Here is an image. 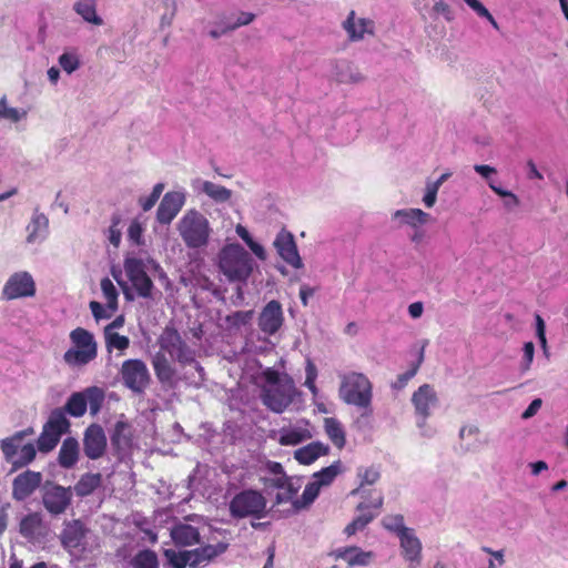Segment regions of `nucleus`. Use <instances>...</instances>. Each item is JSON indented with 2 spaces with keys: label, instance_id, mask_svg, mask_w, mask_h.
Masks as SVG:
<instances>
[{
  "label": "nucleus",
  "instance_id": "f257e3e1",
  "mask_svg": "<svg viewBox=\"0 0 568 568\" xmlns=\"http://www.w3.org/2000/svg\"><path fill=\"white\" fill-rule=\"evenodd\" d=\"M261 379L263 404L274 413H283L297 395L293 378L286 373L268 367L263 371Z\"/></svg>",
  "mask_w": 568,
  "mask_h": 568
},
{
  "label": "nucleus",
  "instance_id": "f03ea898",
  "mask_svg": "<svg viewBox=\"0 0 568 568\" xmlns=\"http://www.w3.org/2000/svg\"><path fill=\"white\" fill-rule=\"evenodd\" d=\"M159 346L160 351L180 365L194 364L196 374L189 377L190 383L196 387L202 385L205 379L204 368L195 361V351L186 344L174 327L166 326L163 329L159 337Z\"/></svg>",
  "mask_w": 568,
  "mask_h": 568
},
{
  "label": "nucleus",
  "instance_id": "7ed1b4c3",
  "mask_svg": "<svg viewBox=\"0 0 568 568\" xmlns=\"http://www.w3.org/2000/svg\"><path fill=\"white\" fill-rule=\"evenodd\" d=\"M124 271L141 297H150L152 294L153 283L148 275V272L156 274L158 278L165 286H169L170 284L169 277L160 264L149 256H128L124 261Z\"/></svg>",
  "mask_w": 568,
  "mask_h": 568
},
{
  "label": "nucleus",
  "instance_id": "20e7f679",
  "mask_svg": "<svg viewBox=\"0 0 568 568\" xmlns=\"http://www.w3.org/2000/svg\"><path fill=\"white\" fill-rule=\"evenodd\" d=\"M176 231L185 246L195 250L209 244L212 227L203 213L196 209H189L178 221Z\"/></svg>",
  "mask_w": 568,
  "mask_h": 568
},
{
  "label": "nucleus",
  "instance_id": "39448f33",
  "mask_svg": "<svg viewBox=\"0 0 568 568\" xmlns=\"http://www.w3.org/2000/svg\"><path fill=\"white\" fill-rule=\"evenodd\" d=\"M339 398L347 405L359 409L371 410L373 400V384L369 378L358 372H347L339 375Z\"/></svg>",
  "mask_w": 568,
  "mask_h": 568
},
{
  "label": "nucleus",
  "instance_id": "423d86ee",
  "mask_svg": "<svg viewBox=\"0 0 568 568\" xmlns=\"http://www.w3.org/2000/svg\"><path fill=\"white\" fill-rule=\"evenodd\" d=\"M220 271L232 282H245L254 267L250 253L240 244H227L219 253Z\"/></svg>",
  "mask_w": 568,
  "mask_h": 568
},
{
  "label": "nucleus",
  "instance_id": "0eeeda50",
  "mask_svg": "<svg viewBox=\"0 0 568 568\" xmlns=\"http://www.w3.org/2000/svg\"><path fill=\"white\" fill-rule=\"evenodd\" d=\"M71 346L63 354V362L70 368H81L98 357V343L85 328L77 327L69 334Z\"/></svg>",
  "mask_w": 568,
  "mask_h": 568
},
{
  "label": "nucleus",
  "instance_id": "6e6552de",
  "mask_svg": "<svg viewBox=\"0 0 568 568\" xmlns=\"http://www.w3.org/2000/svg\"><path fill=\"white\" fill-rule=\"evenodd\" d=\"M432 216L429 213L417 207L399 209L392 213V221L398 227H407L409 242L414 246H420L427 241V232L425 225L429 223Z\"/></svg>",
  "mask_w": 568,
  "mask_h": 568
},
{
  "label": "nucleus",
  "instance_id": "1a4fd4ad",
  "mask_svg": "<svg viewBox=\"0 0 568 568\" xmlns=\"http://www.w3.org/2000/svg\"><path fill=\"white\" fill-rule=\"evenodd\" d=\"M266 498L254 489H245L236 494L230 501V514L233 518H256L265 515Z\"/></svg>",
  "mask_w": 568,
  "mask_h": 568
},
{
  "label": "nucleus",
  "instance_id": "9d476101",
  "mask_svg": "<svg viewBox=\"0 0 568 568\" xmlns=\"http://www.w3.org/2000/svg\"><path fill=\"white\" fill-rule=\"evenodd\" d=\"M342 473V463L339 460L334 462L331 466L323 468L322 470L313 475L312 481H310L300 498H295L292 504L295 510L307 508L318 496L321 489L333 483L338 474Z\"/></svg>",
  "mask_w": 568,
  "mask_h": 568
},
{
  "label": "nucleus",
  "instance_id": "9b49d317",
  "mask_svg": "<svg viewBox=\"0 0 568 568\" xmlns=\"http://www.w3.org/2000/svg\"><path fill=\"white\" fill-rule=\"evenodd\" d=\"M0 448L7 463L17 470L30 464L36 458V447L33 444L23 443V433L19 432L11 437L0 442Z\"/></svg>",
  "mask_w": 568,
  "mask_h": 568
},
{
  "label": "nucleus",
  "instance_id": "f8f14e48",
  "mask_svg": "<svg viewBox=\"0 0 568 568\" xmlns=\"http://www.w3.org/2000/svg\"><path fill=\"white\" fill-rule=\"evenodd\" d=\"M120 376L123 385L136 394L143 393L151 381L146 364L138 358L124 361L120 368Z\"/></svg>",
  "mask_w": 568,
  "mask_h": 568
},
{
  "label": "nucleus",
  "instance_id": "ddd939ff",
  "mask_svg": "<svg viewBox=\"0 0 568 568\" xmlns=\"http://www.w3.org/2000/svg\"><path fill=\"white\" fill-rule=\"evenodd\" d=\"M60 539L70 554L78 555L89 549L91 531L80 520H71L64 524Z\"/></svg>",
  "mask_w": 568,
  "mask_h": 568
},
{
  "label": "nucleus",
  "instance_id": "4468645a",
  "mask_svg": "<svg viewBox=\"0 0 568 568\" xmlns=\"http://www.w3.org/2000/svg\"><path fill=\"white\" fill-rule=\"evenodd\" d=\"M68 428L69 422L65 415L60 410L52 412L38 439L39 450L42 453L52 450Z\"/></svg>",
  "mask_w": 568,
  "mask_h": 568
},
{
  "label": "nucleus",
  "instance_id": "2eb2a0df",
  "mask_svg": "<svg viewBox=\"0 0 568 568\" xmlns=\"http://www.w3.org/2000/svg\"><path fill=\"white\" fill-rule=\"evenodd\" d=\"M37 287L33 276L26 271L16 272L7 280L2 295L7 300L33 297Z\"/></svg>",
  "mask_w": 568,
  "mask_h": 568
},
{
  "label": "nucleus",
  "instance_id": "dca6fc26",
  "mask_svg": "<svg viewBox=\"0 0 568 568\" xmlns=\"http://www.w3.org/2000/svg\"><path fill=\"white\" fill-rule=\"evenodd\" d=\"M383 505V496L377 491H372L371 499L368 501H362L358 507V515L353 519L351 524L345 527V534L352 536L357 531L364 529L377 515L378 510Z\"/></svg>",
  "mask_w": 568,
  "mask_h": 568
},
{
  "label": "nucleus",
  "instance_id": "f3484780",
  "mask_svg": "<svg viewBox=\"0 0 568 568\" xmlns=\"http://www.w3.org/2000/svg\"><path fill=\"white\" fill-rule=\"evenodd\" d=\"M186 203V192L183 189L166 192L156 210V220L160 224H170Z\"/></svg>",
  "mask_w": 568,
  "mask_h": 568
},
{
  "label": "nucleus",
  "instance_id": "a211bd4d",
  "mask_svg": "<svg viewBox=\"0 0 568 568\" xmlns=\"http://www.w3.org/2000/svg\"><path fill=\"white\" fill-rule=\"evenodd\" d=\"M312 437L311 424L306 419H298L292 425L284 426L275 434L276 440L283 446H295Z\"/></svg>",
  "mask_w": 568,
  "mask_h": 568
},
{
  "label": "nucleus",
  "instance_id": "6ab92c4d",
  "mask_svg": "<svg viewBox=\"0 0 568 568\" xmlns=\"http://www.w3.org/2000/svg\"><path fill=\"white\" fill-rule=\"evenodd\" d=\"M254 13L245 11L223 16L212 24L209 34L213 39H217L229 32L236 30L237 28L250 24L254 21Z\"/></svg>",
  "mask_w": 568,
  "mask_h": 568
},
{
  "label": "nucleus",
  "instance_id": "aec40b11",
  "mask_svg": "<svg viewBox=\"0 0 568 568\" xmlns=\"http://www.w3.org/2000/svg\"><path fill=\"white\" fill-rule=\"evenodd\" d=\"M274 246L281 258L286 262L293 268H302L303 261L300 256L294 236L292 233L283 230L281 231L274 241Z\"/></svg>",
  "mask_w": 568,
  "mask_h": 568
},
{
  "label": "nucleus",
  "instance_id": "412c9836",
  "mask_svg": "<svg viewBox=\"0 0 568 568\" xmlns=\"http://www.w3.org/2000/svg\"><path fill=\"white\" fill-rule=\"evenodd\" d=\"M399 539L400 555L407 562L408 568H416L422 562V542L414 529L404 531Z\"/></svg>",
  "mask_w": 568,
  "mask_h": 568
},
{
  "label": "nucleus",
  "instance_id": "4be33fe9",
  "mask_svg": "<svg viewBox=\"0 0 568 568\" xmlns=\"http://www.w3.org/2000/svg\"><path fill=\"white\" fill-rule=\"evenodd\" d=\"M412 404L417 417L430 416L438 405L437 393L432 385L423 384L413 393Z\"/></svg>",
  "mask_w": 568,
  "mask_h": 568
},
{
  "label": "nucleus",
  "instance_id": "5701e85b",
  "mask_svg": "<svg viewBox=\"0 0 568 568\" xmlns=\"http://www.w3.org/2000/svg\"><path fill=\"white\" fill-rule=\"evenodd\" d=\"M283 322L282 306L277 301L268 302L258 316V327L267 335H274L281 328Z\"/></svg>",
  "mask_w": 568,
  "mask_h": 568
},
{
  "label": "nucleus",
  "instance_id": "b1692460",
  "mask_svg": "<svg viewBox=\"0 0 568 568\" xmlns=\"http://www.w3.org/2000/svg\"><path fill=\"white\" fill-rule=\"evenodd\" d=\"M331 77L339 84H359L366 79L359 68L348 60L335 61Z\"/></svg>",
  "mask_w": 568,
  "mask_h": 568
},
{
  "label": "nucleus",
  "instance_id": "393cba45",
  "mask_svg": "<svg viewBox=\"0 0 568 568\" xmlns=\"http://www.w3.org/2000/svg\"><path fill=\"white\" fill-rule=\"evenodd\" d=\"M342 27L348 39L353 42L362 41L366 34H372L374 22L369 19L357 17L355 11H351L343 21Z\"/></svg>",
  "mask_w": 568,
  "mask_h": 568
},
{
  "label": "nucleus",
  "instance_id": "a878e982",
  "mask_svg": "<svg viewBox=\"0 0 568 568\" xmlns=\"http://www.w3.org/2000/svg\"><path fill=\"white\" fill-rule=\"evenodd\" d=\"M84 453L90 459L100 458L106 448V437L101 426L91 425L84 434Z\"/></svg>",
  "mask_w": 568,
  "mask_h": 568
},
{
  "label": "nucleus",
  "instance_id": "bb28decb",
  "mask_svg": "<svg viewBox=\"0 0 568 568\" xmlns=\"http://www.w3.org/2000/svg\"><path fill=\"white\" fill-rule=\"evenodd\" d=\"M71 496L70 489L57 485L45 490L43 505L49 513L60 515L70 505Z\"/></svg>",
  "mask_w": 568,
  "mask_h": 568
},
{
  "label": "nucleus",
  "instance_id": "cd10ccee",
  "mask_svg": "<svg viewBox=\"0 0 568 568\" xmlns=\"http://www.w3.org/2000/svg\"><path fill=\"white\" fill-rule=\"evenodd\" d=\"M42 476L40 473L27 470L13 480L12 495L17 500H24L29 497L41 484Z\"/></svg>",
  "mask_w": 568,
  "mask_h": 568
},
{
  "label": "nucleus",
  "instance_id": "c85d7f7f",
  "mask_svg": "<svg viewBox=\"0 0 568 568\" xmlns=\"http://www.w3.org/2000/svg\"><path fill=\"white\" fill-rule=\"evenodd\" d=\"M191 187L197 194H205L216 203L227 202L232 196V191L223 185L211 181L195 178L191 180Z\"/></svg>",
  "mask_w": 568,
  "mask_h": 568
},
{
  "label": "nucleus",
  "instance_id": "c756f323",
  "mask_svg": "<svg viewBox=\"0 0 568 568\" xmlns=\"http://www.w3.org/2000/svg\"><path fill=\"white\" fill-rule=\"evenodd\" d=\"M27 242L30 244L43 242L49 234V219L38 209L32 213L31 221L27 226Z\"/></svg>",
  "mask_w": 568,
  "mask_h": 568
},
{
  "label": "nucleus",
  "instance_id": "7c9ffc66",
  "mask_svg": "<svg viewBox=\"0 0 568 568\" xmlns=\"http://www.w3.org/2000/svg\"><path fill=\"white\" fill-rule=\"evenodd\" d=\"M336 557L344 560L348 567L367 566L375 559L373 551L359 547H345L336 550Z\"/></svg>",
  "mask_w": 568,
  "mask_h": 568
},
{
  "label": "nucleus",
  "instance_id": "2f4dec72",
  "mask_svg": "<svg viewBox=\"0 0 568 568\" xmlns=\"http://www.w3.org/2000/svg\"><path fill=\"white\" fill-rule=\"evenodd\" d=\"M329 447L321 442H313L294 452V458L303 465H311L317 458L327 455Z\"/></svg>",
  "mask_w": 568,
  "mask_h": 568
},
{
  "label": "nucleus",
  "instance_id": "473e14b6",
  "mask_svg": "<svg viewBox=\"0 0 568 568\" xmlns=\"http://www.w3.org/2000/svg\"><path fill=\"white\" fill-rule=\"evenodd\" d=\"M20 534L30 541L39 540L44 534L41 516L33 513L23 517L20 521Z\"/></svg>",
  "mask_w": 568,
  "mask_h": 568
},
{
  "label": "nucleus",
  "instance_id": "72a5a7b5",
  "mask_svg": "<svg viewBox=\"0 0 568 568\" xmlns=\"http://www.w3.org/2000/svg\"><path fill=\"white\" fill-rule=\"evenodd\" d=\"M111 443L120 452L130 450L132 447L131 425L124 420H118L111 435Z\"/></svg>",
  "mask_w": 568,
  "mask_h": 568
},
{
  "label": "nucleus",
  "instance_id": "f704fd0d",
  "mask_svg": "<svg viewBox=\"0 0 568 568\" xmlns=\"http://www.w3.org/2000/svg\"><path fill=\"white\" fill-rule=\"evenodd\" d=\"M152 365L155 375L161 383H169L174 378L176 371L168 358V355L162 351L155 353L152 359Z\"/></svg>",
  "mask_w": 568,
  "mask_h": 568
},
{
  "label": "nucleus",
  "instance_id": "c9c22d12",
  "mask_svg": "<svg viewBox=\"0 0 568 568\" xmlns=\"http://www.w3.org/2000/svg\"><path fill=\"white\" fill-rule=\"evenodd\" d=\"M73 10L88 23L93 26L103 24V19L97 13L95 0H78L73 4Z\"/></svg>",
  "mask_w": 568,
  "mask_h": 568
},
{
  "label": "nucleus",
  "instance_id": "e433bc0d",
  "mask_svg": "<svg viewBox=\"0 0 568 568\" xmlns=\"http://www.w3.org/2000/svg\"><path fill=\"white\" fill-rule=\"evenodd\" d=\"M171 537L176 545L191 546L199 541L200 534L193 526L180 524L171 530Z\"/></svg>",
  "mask_w": 568,
  "mask_h": 568
},
{
  "label": "nucleus",
  "instance_id": "4c0bfd02",
  "mask_svg": "<svg viewBox=\"0 0 568 568\" xmlns=\"http://www.w3.org/2000/svg\"><path fill=\"white\" fill-rule=\"evenodd\" d=\"M79 459V444L74 438L63 440L59 452V464L63 468L73 467Z\"/></svg>",
  "mask_w": 568,
  "mask_h": 568
},
{
  "label": "nucleus",
  "instance_id": "58836bf2",
  "mask_svg": "<svg viewBox=\"0 0 568 568\" xmlns=\"http://www.w3.org/2000/svg\"><path fill=\"white\" fill-rule=\"evenodd\" d=\"M164 554L174 568H185L187 565L193 568L199 567L197 555L193 554L192 550L176 552L173 549H166Z\"/></svg>",
  "mask_w": 568,
  "mask_h": 568
},
{
  "label": "nucleus",
  "instance_id": "ea45409f",
  "mask_svg": "<svg viewBox=\"0 0 568 568\" xmlns=\"http://www.w3.org/2000/svg\"><path fill=\"white\" fill-rule=\"evenodd\" d=\"M325 433L337 448H343L346 443L345 432L342 424L333 417L324 419Z\"/></svg>",
  "mask_w": 568,
  "mask_h": 568
},
{
  "label": "nucleus",
  "instance_id": "a19ab883",
  "mask_svg": "<svg viewBox=\"0 0 568 568\" xmlns=\"http://www.w3.org/2000/svg\"><path fill=\"white\" fill-rule=\"evenodd\" d=\"M227 549L226 542H217L215 545H206L204 547L192 550L196 554L199 567L206 565L212 558L223 554Z\"/></svg>",
  "mask_w": 568,
  "mask_h": 568
},
{
  "label": "nucleus",
  "instance_id": "79ce46f5",
  "mask_svg": "<svg viewBox=\"0 0 568 568\" xmlns=\"http://www.w3.org/2000/svg\"><path fill=\"white\" fill-rule=\"evenodd\" d=\"M101 484L100 474H84L74 486L78 496L84 497L93 493Z\"/></svg>",
  "mask_w": 568,
  "mask_h": 568
},
{
  "label": "nucleus",
  "instance_id": "37998d69",
  "mask_svg": "<svg viewBox=\"0 0 568 568\" xmlns=\"http://www.w3.org/2000/svg\"><path fill=\"white\" fill-rule=\"evenodd\" d=\"M479 434L480 430L478 426L473 424L464 425L459 430V438L463 443V446L467 450L476 449L479 444Z\"/></svg>",
  "mask_w": 568,
  "mask_h": 568
},
{
  "label": "nucleus",
  "instance_id": "c03bdc74",
  "mask_svg": "<svg viewBox=\"0 0 568 568\" xmlns=\"http://www.w3.org/2000/svg\"><path fill=\"white\" fill-rule=\"evenodd\" d=\"M28 112L24 109L10 106L6 97L0 99V119L17 123L21 120H24Z\"/></svg>",
  "mask_w": 568,
  "mask_h": 568
},
{
  "label": "nucleus",
  "instance_id": "a18cd8bd",
  "mask_svg": "<svg viewBox=\"0 0 568 568\" xmlns=\"http://www.w3.org/2000/svg\"><path fill=\"white\" fill-rule=\"evenodd\" d=\"M85 397V404L89 406L92 414H97L104 400V393L97 386L89 387L82 392Z\"/></svg>",
  "mask_w": 568,
  "mask_h": 568
},
{
  "label": "nucleus",
  "instance_id": "49530a36",
  "mask_svg": "<svg viewBox=\"0 0 568 568\" xmlns=\"http://www.w3.org/2000/svg\"><path fill=\"white\" fill-rule=\"evenodd\" d=\"M357 477L361 484L358 488L352 491V495L359 494L365 485L375 484L379 479V471L375 467H361L357 470Z\"/></svg>",
  "mask_w": 568,
  "mask_h": 568
},
{
  "label": "nucleus",
  "instance_id": "de8ad7c7",
  "mask_svg": "<svg viewBox=\"0 0 568 568\" xmlns=\"http://www.w3.org/2000/svg\"><path fill=\"white\" fill-rule=\"evenodd\" d=\"M104 339L105 347L109 353H111L113 349H118L122 355L130 346V338L118 333H109L108 335H104Z\"/></svg>",
  "mask_w": 568,
  "mask_h": 568
},
{
  "label": "nucleus",
  "instance_id": "09e8293b",
  "mask_svg": "<svg viewBox=\"0 0 568 568\" xmlns=\"http://www.w3.org/2000/svg\"><path fill=\"white\" fill-rule=\"evenodd\" d=\"M133 568H159L158 557L152 550H142L132 560Z\"/></svg>",
  "mask_w": 568,
  "mask_h": 568
},
{
  "label": "nucleus",
  "instance_id": "8fccbe9b",
  "mask_svg": "<svg viewBox=\"0 0 568 568\" xmlns=\"http://www.w3.org/2000/svg\"><path fill=\"white\" fill-rule=\"evenodd\" d=\"M382 524L385 529L396 534L398 538L404 531L412 530V528L405 526L404 518L400 515H387L383 518Z\"/></svg>",
  "mask_w": 568,
  "mask_h": 568
},
{
  "label": "nucleus",
  "instance_id": "3c124183",
  "mask_svg": "<svg viewBox=\"0 0 568 568\" xmlns=\"http://www.w3.org/2000/svg\"><path fill=\"white\" fill-rule=\"evenodd\" d=\"M65 407L68 413L74 417H81L84 415L88 406L85 404V397L82 392L72 394Z\"/></svg>",
  "mask_w": 568,
  "mask_h": 568
},
{
  "label": "nucleus",
  "instance_id": "603ef678",
  "mask_svg": "<svg viewBox=\"0 0 568 568\" xmlns=\"http://www.w3.org/2000/svg\"><path fill=\"white\" fill-rule=\"evenodd\" d=\"M102 295L111 308H118V290L112 281L108 277L101 280L100 283Z\"/></svg>",
  "mask_w": 568,
  "mask_h": 568
},
{
  "label": "nucleus",
  "instance_id": "864d4df0",
  "mask_svg": "<svg viewBox=\"0 0 568 568\" xmlns=\"http://www.w3.org/2000/svg\"><path fill=\"white\" fill-rule=\"evenodd\" d=\"M301 485L298 479L287 476V483L284 485V488L280 489L281 491L276 495V503L282 504L291 500L296 495Z\"/></svg>",
  "mask_w": 568,
  "mask_h": 568
},
{
  "label": "nucleus",
  "instance_id": "5fc2aeb1",
  "mask_svg": "<svg viewBox=\"0 0 568 568\" xmlns=\"http://www.w3.org/2000/svg\"><path fill=\"white\" fill-rule=\"evenodd\" d=\"M488 185L497 195L504 199V206L506 209L514 210L519 205V199L513 192L497 186L493 181H490Z\"/></svg>",
  "mask_w": 568,
  "mask_h": 568
},
{
  "label": "nucleus",
  "instance_id": "6e6d98bb",
  "mask_svg": "<svg viewBox=\"0 0 568 568\" xmlns=\"http://www.w3.org/2000/svg\"><path fill=\"white\" fill-rule=\"evenodd\" d=\"M163 190H164V184L156 183L153 186L152 192L148 196H141L139 200V204L142 207V210L145 212L150 211L155 205V203L159 201Z\"/></svg>",
  "mask_w": 568,
  "mask_h": 568
},
{
  "label": "nucleus",
  "instance_id": "4d7b16f0",
  "mask_svg": "<svg viewBox=\"0 0 568 568\" xmlns=\"http://www.w3.org/2000/svg\"><path fill=\"white\" fill-rule=\"evenodd\" d=\"M89 306H90L92 315L97 322H100L101 320L111 318L114 315V313L118 311V308H111L109 303H106L105 305H102L101 303H99L97 301L90 302Z\"/></svg>",
  "mask_w": 568,
  "mask_h": 568
},
{
  "label": "nucleus",
  "instance_id": "13d9d810",
  "mask_svg": "<svg viewBox=\"0 0 568 568\" xmlns=\"http://www.w3.org/2000/svg\"><path fill=\"white\" fill-rule=\"evenodd\" d=\"M427 344H428V342H427V341H425V342L423 343V346H422V349H420V353H419V356H418L417 364H416V365H414L409 371H407V372H405L404 374H400V375L398 376L397 382H396V383H395V385H394L395 387H397V388H402V387H404V386L407 384V382H408L409 379H412V378L416 375V373H417V371H418V368H419V365H420V364H422V362L424 361V349H425V347H426V345H427Z\"/></svg>",
  "mask_w": 568,
  "mask_h": 568
},
{
  "label": "nucleus",
  "instance_id": "bf43d9fd",
  "mask_svg": "<svg viewBox=\"0 0 568 568\" xmlns=\"http://www.w3.org/2000/svg\"><path fill=\"white\" fill-rule=\"evenodd\" d=\"M59 64L67 73L71 74L80 67V60L74 52H64L59 57Z\"/></svg>",
  "mask_w": 568,
  "mask_h": 568
},
{
  "label": "nucleus",
  "instance_id": "052dcab7",
  "mask_svg": "<svg viewBox=\"0 0 568 568\" xmlns=\"http://www.w3.org/2000/svg\"><path fill=\"white\" fill-rule=\"evenodd\" d=\"M464 1L479 17L487 19L495 29H498L497 21L495 20V18L490 14V12L485 8V6L479 0H464Z\"/></svg>",
  "mask_w": 568,
  "mask_h": 568
},
{
  "label": "nucleus",
  "instance_id": "680f3d73",
  "mask_svg": "<svg viewBox=\"0 0 568 568\" xmlns=\"http://www.w3.org/2000/svg\"><path fill=\"white\" fill-rule=\"evenodd\" d=\"M144 226L139 220H133L128 229L129 241L136 245L143 244Z\"/></svg>",
  "mask_w": 568,
  "mask_h": 568
},
{
  "label": "nucleus",
  "instance_id": "e2e57ef3",
  "mask_svg": "<svg viewBox=\"0 0 568 568\" xmlns=\"http://www.w3.org/2000/svg\"><path fill=\"white\" fill-rule=\"evenodd\" d=\"M535 356V345L532 342H526L523 346V359L520 362V369L526 373L530 369Z\"/></svg>",
  "mask_w": 568,
  "mask_h": 568
},
{
  "label": "nucleus",
  "instance_id": "0e129e2a",
  "mask_svg": "<svg viewBox=\"0 0 568 568\" xmlns=\"http://www.w3.org/2000/svg\"><path fill=\"white\" fill-rule=\"evenodd\" d=\"M438 191L439 189L436 186V184H432L430 181L426 182L424 196L422 200L426 209H432L436 204Z\"/></svg>",
  "mask_w": 568,
  "mask_h": 568
},
{
  "label": "nucleus",
  "instance_id": "69168bd1",
  "mask_svg": "<svg viewBox=\"0 0 568 568\" xmlns=\"http://www.w3.org/2000/svg\"><path fill=\"white\" fill-rule=\"evenodd\" d=\"M483 551L490 555V559L487 562V568H501L505 565L504 550H493L488 547H484Z\"/></svg>",
  "mask_w": 568,
  "mask_h": 568
},
{
  "label": "nucleus",
  "instance_id": "338daca9",
  "mask_svg": "<svg viewBox=\"0 0 568 568\" xmlns=\"http://www.w3.org/2000/svg\"><path fill=\"white\" fill-rule=\"evenodd\" d=\"M428 417L429 416H420V417H417V420H416V425L419 429V434H420V436H423L425 438H432L436 434L435 428L427 423Z\"/></svg>",
  "mask_w": 568,
  "mask_h": 568
},
{
  "label": "nucleus",
  "instance_id": "774afa93",
  "mask_svg": "<svg viewBox=\"0 0 568 568\" xmlns=\"http://www.w3.org/2000/svg\"><path fill=\"white\" fill-rule=\"evenodd\" d=\"M262 481L267 488L283 489L284 485L287 483V476H263Z\"/></svg>",
  "mask_w": 568,
  "mask_h": 568
}]
</instances>
